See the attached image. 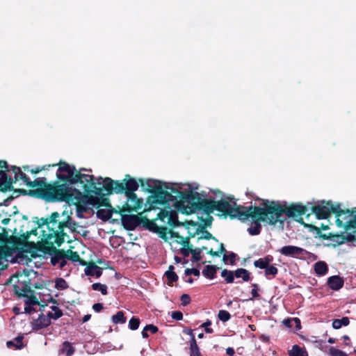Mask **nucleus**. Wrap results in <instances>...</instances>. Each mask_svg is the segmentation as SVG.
<instances>
[{
    "label": "nucleus",
    "mask_w": 356,
    "mask_h": 356,
    "mask_svg": "<svg viewBox=\"0 0 356 356\" xmlns=\"http://www.w3.org/2000/svg\"><path fill=\"white\" fill-rule=\"evenodd\" d=\"M192 250H193L192 247L181 248V253L184 255V257H187L189 256L190 254H191Z\"/></svg>",
    "instance_id": "obj_63"
},
{
    "label": "nucleus",
    "mask_w": 356,
    "mask_h": 356,
    "mask_svg": "<svg viewBox=\"0 0 356 356\" xmlns=\"http://www.w3.org/2000/svg\"><path fill=\"white\" fill-rule=\"evenodd\" d=\"M15 293L18 298H23L26 305L24 307L26 314H31L35 312V309L33 307L34 305L44 306L40 304L39 298L35 294V291H15Z\"/></svg>",
    "instance_id": "obj_14"
},
{
    "label": "nucleus",
    "mask_w": 356,
    "mask_h": 356,
    "mask_svg": "<svg viewBox=\"0 0 356 356\" xmlns=\"http://www.w3.org/2000/svg\"><path fill=\"white\" fill-rule=\"evenodd\" d=\"M191 254H192V261H193L198 262L201 260V259H202V257L200 256L201 253L200 252V250H197V248L193 249Z\"/></svg>",
    "instance_id": "obj_53"
},
{
    "label": "nucleus",
    "mask_w": 356,
    "mask_h": 356,
    "mask_svg": "<svg viewBox=\"0 0 356 356\" xmlns=\"http://www.w3.org/2000/svg\"><path fill=\"white\" fill-rule=\"evenodd\" d=\"M140 325V320L138 318L132 317L129 322V327L131 330H136L138 328Z\"/></svg>",
    "instance_id": "obj_47"
},
{
    "label": "nucleus",
    "mask_w": 356,
    "mask_h": 356,
    "mask_svg": "<svg viewBox=\"0 0 356 356\" xmlns=\"http://www.w3.org/2000/svg\"><path fill=\"white\" fill-rule=\"evenodd\" d=\"M22 232L19 236H13L10 238V243L16 249H22L24 252L31 253V256L33 257L37 249L34 242L29 241L28 233Z\"/></svg>",
    "instance_id": "obj_12"
},
{
    "label": "nucleus",
    "mask_w": 356,
    "mask_h": 356,
    "mask_svg": "<svg viewBox=\"0 0 356 356\" xmlns=\"http://www.w3.org/2000/svg\"><path fill=\"white\" fill-rule=\"evenodd\" d=\"M52 309L54 310V313L53 312H49L48 313V316L49 317V318H54V319H58V318H60V316H62L63 315V312L60 309H59L58 307H52Z\"/></svg>",
    "instance_id": "obj_44"
},
{
    "label": "nucleus",
    "mask_w": 356,
    "mask_h": 356,
    "mask_svg": "<svg viewBox=\"0 0 356 356\" xmlns=\"http://www.w3.org/2000/svg\"><path fill=\"white\" fill-rule=\"evenodd\" d=\"M60 172H65L67 175L58 174V178L61 181H67L71 184H79L78 188H80L83 194L95 193V195L101 197L99 203L100 207H106L107 208H113L109 201L102 193V189L96 186L95 177L93 175L87 174H81L76 170L74 165H70L66 162L61 163L59 165Z\"/></svg>",
    "instance_id": "obj_1"
},
{
    "label": "nucleus",
    "mask_w": 356,
    "mask_h": 356,
    "mask_svg": "<svg viewBox=\"0 0 356 356\" xmlns=\"http://www.w3.org/2000/svg\"><path fill=\"white\" fill-rule=\"evenodd\" d=\"M74 352V348L72 346L70 342L65 341L63 343L60 353L65 354L66 356H72Z\"/></svg>",
    "instance_id": "obj_34"
},
{
    "label": "nucleus",
    "mask_w": 356,
    "mask_h": 356,
    "mask_svg": "<svg viewBox=\"0 0 356 356\" xmlns=\"http://www.w3.org/2000/svg\"><path fill=\"white\" fill-rule=\"evenodd\" d=\"M204 196L203 193L199 194V200L191 207L192 209L190 212L195 213L196 211H202L206 214L210 215L215 210L221 213L224 217L229 216L231 219H238L242 222H245L248 219L249 214L243 213L246 207L242 205H236L235 207L229 203L226 200H214L213 198H202Z\"/></svg>",
    "instance_id": "obj_2"
},
{
    "label": "nucleus",
    "mask_w": 356,
    "mask_h": 356,
    "mask_svg": "<svg viewBox=\"0 0 356 356\" xmlns=\"http://www.w3.org/2000/svg\"><path fill=\"white\" fill-rule=\"evenodd\" d=\"M145 330L149 331L152 334H154L158 331V327L152 324H149L145 326Z\"/></svg>",
    "instance_id": "obj_64"
},
{
    "label": "nucleus",
    "mask_w": 356,
    "mask_h": 356,
    "mask_svg": "<svg viewBox=\"0 0 356 356\" xmlns=\"http://www.w3.org/2000/svg\"><path fill=\"white\" fill-rule=\"evenodd\" d=\"M279 252L286 257L293 258H298L299 257L305 256L309 254V252L306 250L294 245L283 246Z\"/></svg>",
    "instance_id": "obj_19"
},
{
    "label": "nucleus",
    "mask_w": 356,
    "mask_h": 356,
    "mask_svg": "<svg viewBox=\"0 0 356 356\" xmlns=\"http://www.w3.org/2000/svg\"><path fill=\"white\" fill-rule=\"evenodd\" d=\"M157 219V217L155 219L149 220L146 216H142L141 224L146 229L154 232L158 227L155 222Z\"/></svg>",
    "instance_id": "obj_26"
},
{
    "label": "nucleus",
    "mask_w": 356,
    "mask_h": 356,
    "mask_svg": "<svg viewBox=\"0 0 356 356\" xmlns=\"http://www.w3.org/2000/svg\"><path fill=\"white\" fill-rule=\"evenodd\" d=\"M314 270L319 275H324L328 271V267L325 261H318L314 264Z\"/></svg>",
    "instance_id": "obj_29"
},
{
    "label": "nucleus",
    "mask_w": 356,
    "mask_h": 356,
    "mask_svg": "<svg viewBox=\"0 0 356 356\" xmlns=\"http://www.w3.org/2000/svg\"><path fill=\"white\" fill-rule=\"evenodd\" d=\"M168 229L166 227H157L154 233L157 234L161 238L163 239L167 238Z\"/></svg>",
    "instance_id": "obj_45"
},
{
    "label": "nucleus",
    "mask_w": 356,
    "mask_h": 356,
    "mask_svg": "<svg viewBox=\"0 0 356 356\" xmlns=\"http://www.w3.org/2000/svg\"><path fill=\"white\" fill-rule=\"evenodd\" d=\"M1 171H5V172H10L12 171V166L10 168L9 167L8 163L4 160H0V172Z\"/></svg>",
    "instance_id": "obj_55"
},
{
    "label": "nucleus",
    "mask_w": 356,
    "mask_h": 356,
    "mask_svg": "<svg viewBox=\"0 0 356 356\" xmlns=\"http://www.w3.org/2000/svg\"><path fill=\"white\" fill-rule=\"evenodd\" d=\"M57 181L48 184L47 188L40 189V198L49 202H73L74 200H79L82 197V191L80 188H73L72 184L67 181H61L57 177ZM80 185L79 184H72Z\"/></svg>",
    "instance_id": "obj_3"
},
{
    "label": "nucleus",
    "mask_w": 356,
    "mask_h": 356,
    "mask_svg": "<svg viewBox=\"0 0 356 356\" xmlns=\"http://www.w3.org/2000/svg\"><path fill=\"white\" fill-rule=\"evenodd\" d=\"M37 224H38V228H40L43 225H47L48 229L49 227H51L50 223L49 222L48 218H41L40 219H38Z\"/></svg>",
    "instance_id": "obj_54"
},
{
    "label": "nucleus",
    "mask_w": 356,
    "mask_h": 356,
    "mask_svg": "<svg viewBox=\"0 0 356 356\" xmlns=\"http://www.w3.org/2000/svg\"><path fill=\"white\" fill-rule=\"evenodd\" d=\"M55 288L57 289H66L68 288V284L63 278L59 277L55 281Z\"/></svg>",
    "instance_id": "obj_43"
},
{
    "label": "nucleus",
    "mask_w": 356,
    "mask_h": 356,
    "mask_svg": "<svg viewBox=\"0 0 356 356\" xmlns=\"http://www.w3.org/2000/svg\"><path fill=\"white\" fill-rule=\"evenodd\" d=\"M329 354L330 356H348V355L345 352L337 349L334 347L330 348Z\"/></svg>",
    "instance_id": "obj_48"
},
{
    "label": "nucleus",
    "mask_w": 356,
    "mask_h": 356,
    "mask_svg": "<svg viewBox=\"0 0 356 356\" xmlns=\"http://www.w3.org/2000/svg\"><path fill=\"white\" fill-rule=\"evenodd\" d=\"M262 207L250 206L246 207V209L243 213L249 214L248 218L252 219V225L248 228V232L250 235L255 236L260 234L261 230V225L260 222H264L270 225H275L276 224L270 223V216L273 214L267 213L266 208L268 207V200H262Z\"/></svg>",
    "instance_id": "obj_7"
},
{
    "label": "nucleus",
    "mask_w": 356,
    "mask_h": 356,
    "mask_svg": "<svg viewBox=\"0 0 356 356\" xmlns=\"http://www.w3.org/2000/svg\"><path fill=\"white\" fill-rule=\"evenodd\" d=\"M162 190L165 192L170 197H165L162 202H158V204L166 206L172 205L175 209H178L182 213L191 214L189 210L193 207L197 200H199V193L193 192L191 190H186L184 191H179L175 186H169L166 182L162 181Z\"/></svg>",
    "instance_id": "obj_4"
},
{
    "label": "nucleus",
    "mask_w": 356,
    "mask_h": 356,
    "mask_svg": "<svg viewBox=\"0 0 356 356\" xmlns=\"http://www.w3.org/2000/svg\"><path fill=\"white\" fill-rule=\"evenodd\" d=\"M142 213H140L138 215H122L121 220L124 228L127 231L134 230L141 224Z\"/></svg>",
    "instance_id": "obj_18"
},
{
    "label": "nucleus",
    "mask_w": 356,
    "mask_h": 356,
    "mask_svg": "<svg viewBox=\"0 0 356 356\" xmlns=\"http://www.w3.org/2000/svg\"><path fill=\"white\" fill-rule=\"evenodd\" d=\"M66 221H67V227L70 228L71 229L72 232H76V227L78 226V223L73 220L70 216H67L66 218Z\"/></svg>",
    "instance_id": "obj_46"
},
{
    "label": "nucleus",
    "mask_w": 356,
    "mask_h": 356,
    "mask_svg": "<svg viewBox=\"0 0 356 356\" xmlns=\"http://www.w3.org/2000/svg\"><path fill=\"white\" fill-rule=\"evenodd\" d=\"M218 316V318L222 322L229 321L231 317L229 313L225 310H220Z\"/></svg>",
    "instance_id": "obj_51"
},
{
    "label": "nucleus",
    "mask_w": 356,
    "mask_h": 356,
    "mask_svg": "<svg viewBox=\"0 0 356 356\" xmlns=\"http://www.w3.org/2000/svg\"><path fill=\"white\" fill-rule=\"evenodd\" d=\"M191 356H201L195 337L190 341Z\"/></svg>",
    "instance_id": "obj_37"
},
{
    "label": "nucleus",
    "mask_w": 356,
    "mask_h": 356,
    "mask_svg": "<svg viewBox=\"0 0 356 356\" xmlns=\"http://www.w3.org/2000/svg\"><path fill=\"white\" fill-rule=\"evenodd\" d=\"M200 220L204 222V225L206 227H210L212 224V222L213 220V218L210 215H207V217L206 218H204L203 217H200Z\"/></svg>",
    "instance_id": "obj_56"
},
{
    "label": "nucleus",
    "mask_w": 356,
    "mask_h": 356,
    "mask_svg": "<svg viewBox=\"0 0 356 356\" xmlns=\"http://www.w3.org/2000/svg\"><path fill=\"white\" fill-rule=\"evenodd\" d=\"M63 162L64 161H60L58 163H55V164H52V165H42V166H37L35 168L31 169L29 170V172L31 174L35 175V174H38V173L40 172L42 170H48L50 167H55L56 165L59 166L60 164L61 163H63ZM58 172L56 173V176L58 175V174L67 175V172H60L59 170V168L58 169Z\"/></svg>",
    "instance_id": "obj_27"
},
{
    "label": "nucleus",
    "mask_w": 356,
    "mask_h": 356,
    "mask_svg": "<svg viewBox=\"0 0 356 356\" xmlns=\"http://www.w3.org/2000/svg\"><path fill=\"white\" fill-rule=\"evenodd\" d=\"M15 193H18L19 194L24 195H29L31 197H35L37 198H40V190H29L26 191L25 189L19 188L16 189L14 191Z\"/></svg>",
    "instance_id": "obj_35"
},
{
    "label": "nucleus",
    "mask_w": 356,
    "mask_h": 356,
    "mask_svg": "<svg viewBox=\"0 0 356 356\" xmlns=\"http://www.w3.org/2000/svg\"><path fill=\"white\" fill-rule=\"evenodd\" d=\"M227 252L225 245L222 243L219 245V250L218 251H213V249H210L207 254L212 257H220L221 254L225 253Z\"/></svg>",
    "instance_id": "obj_42"
},
{
    "label": "nucleus",
    "mask_w": 356,
    "mask_h": 356,
    "mask_svg": "<svg viewBox=\"0 0 356 356\" xmlns=\"http://www.w3.org/2000/svg\"><path fill=\"white\" fill-rule=\"evenodd\" d=\"M289 354L290 356H307L306 352L298 345L293 346Z\"/></svg>",
    "instance_id": "obj_38"
},
{
    "label": "nucleus",
    "mask_w": 356,
    "mask_h": 356,
    "mask_svg": "<svg viewBox=\"0 0 356 356\" xmlns=\"http://www.w3.org/2000/svg\"><path fill=\"white\" fill-rule=\"evenodd\" d=\"M172 318L177 321H180L183 318V314L181 312H173L171 315Z\"/></svg>",
    "instance_id": "obj_62"
},
{
    "label": "nucleus",
    "mask_w": 356,
    "mask_h": 356,
    "mask_svg": "<svg viewBox=\"0 0 356 356\" xmlns=\"http://www.w3.org/2000/svg\"><path fill=\"white\" fill-rule=\"evenodd\" d=\"M50 323L51 321L48 315L40 314L38 318L33 321L32 326L33 330H38L47 327Z\"/></svg>",
    "instance_id": "obj_22"
},
{
    "label": "nucleus",
    "mask_w": 356,
    "mask_h": 356,
    "mask_svg": "<svg viewBox=\"0 0 356 356\" xmlns=\"http://www.w3.org/2000/svg\"><path fill=\"white\" fill-rule=\"evenodd\" d=\"M352 228H356V215H355L353 219L348 220L346 225V229L348 230Z\"/></svg>",
    "instance_id": "obj_58"
},
{
    "label": "nucleus",
    "mask_w": 356,
    "mask_h": 356,
    "mask_svg": "<svg viewBox=\"0 0 356 356\" xmlns=\"http://www.w3.org/2000/svg\"><path fill=\"white\" fill-rule=\"evenodd\" d=\"M273 261L272 256L268 255L264 258H260L254 261V266L256 268H259L260 269H265L268 267V265Z\"/></svg>",
    "instance_id": "obj_28"
},
{
    "label": "nucleus",
    "mask_w": 356,
    "mask_h": 356,
    "mask_svg": "<svg viewBox=\"0 0 356 356\" xmlns=\"http://www.w3.org/2000/svg\"><path fill=\"white\" fill-rule=\"evenodd\" d=\"M268 207L266 208L267 213L273 214L270 216V223L277 224L280 222L284 223L285 218H282V214H285L287 217L293 218L301 225H307L304 222L302 218L303 215H306L308 218L310 213H307V207L301 203H293L289 206L284 204H280L278 201L268 200Z\"/></svg>",
    "instance_id": "obj_5"
},
{
    "label": "nucleus",
    "mask_w": 356,
    "mask_h": 356,
    "mask_svg": "<svg viewBox=\"0 0 356 356\" xmlns=\"http://www.w3.org/2000/svg\"><path fill=\"white\" fill-rule=\"evenodd\" d=\"M85 273L87 275L95 276L99 277L102 275V270L100 267L97 266L94 262H87Z\"/></svg>",
    "instance_id": "obj_23"
},
{
    "label": "nucleus",
    "mask_w": 356,
    "mask_h": 356,
    "mask_svg": "<svg viewBox=\"0 0 356 356\" xmlns=\"http://www.w3.org/2000/svg\"><path fill=\"white\" fill-rule=\"evenodd\" d=\"M264 270L265 275L266 276L272 275L274 277L277 274L278 272V270L275 266L270 265H268V267H266Z\"/></svg>",
    "instance_id": "obj_49"
},
{
    "label": "nucleus",
    "mask_w": 356,
    "mask_h": 356,
    "mask_svg": "<svg viewBox=\"0 0 356 356\" xmlns=\"http://www.w3.org/2000/svg\"><path fill=\"white\" fill-rule=\"evenodd\" d=\"M123 181H124V191H123V193H124L127 197V201L120 209L119 213H122V212L131 213L132 211H137L142 208L143 204V199L138 198L135 193V191L138 189V183L129 175H125Z\"/></svg>",
    "instance_id": "obj_8"
},
{
    "label": "nucleus",
    "mask_w": 356,
    "mask_h": 356,
    "mask_svg": "<svg viewBox=\"0 0 356 356\" xmlns=\"http://www.w3.org/2000/svg\"><path fill=\"white\" fill-rule=\"evenodd\" d=\"M15 179H12L10 176H9L6 172L1 171L0 172V191L6 193L7 191H13V184L15 183Z\"/></svg>",
    "instance_id": "obj_20"
},
{
    "label": "nucleus",
    "mask_w": 356,
    "mask_h": 356,
    "mask_svg": "<svg viewBox=\"0 0 356 356\" xmlns=\"http://www.w3.org/2000/svg\"><path fill=\"white\" fill-rule=\"evenodd\" d=\"M305 227L309 228L310 230H315L316 235L318 237H320L324 240L332 239V241L338 245L344 243L345 241H346L347 234L346 235H343V234L334 235L332 234H323L321 232V228H319L314 225H305Z\"/></svg>",
    "instance_id": "obj_17"
},
{
    "label": "nucleus",
    "mask_w": 356,
    "mask_h": 356,
    "mask_svg": "<svg viewBox=\"0 0 356 356\" xmlns=\"http://www.w3.org/2000/svg\"><path fill=\"white\" fill-rule=\"evenodd\" d=\"M67 226L68 225L67 221L66 220L58 222L56 225L49 228V232L47 234L43 232L44 241H52L60 247L65 242V237L67 236V234L64 232V229L67 227Z\"/></svg>",
    "instance_id": "obj_11"
},
{
    "label": "nucleus",
    "mask_w": 356,
    "mask_h": 356,
    "mask_svg": "<svg viewBox=\"0 0 356 356\" xmlns=\"http://www.w3.org/2000/svg\"><path fill=\"white\" fill-rule=\"evenodd\" d=\"M217 268L214 266L207 265L202 271V274L204 277L213 279L215 277L216 274Z\"/></svg>",
    "instance_id": "obj_32"
},
{
    "label": "nucleus",
    "mask_w": 356,
    "mask_h": 356,
    "mask_svg": "<svg viewBox=\"0 0 356 356\" xmlns=\"http://www.w3.org/2000/svg\"><path fill=\"white\" fill-rule=\"evenodd\" d=\"M200 270L197 268H186L185 270V275L186 276H189L191 275H194L195 276L199 277L200 276Z\"/></svg>",
    "instance_id": "obj_57"
},
{
    "label": "nucleus",
    "mask_w": 356,
    "mask_h": 356,
    "mask_svg": "<svg viewBox=\"0 0 356 356\" xmlns=\"http://www.w3.org/2000/svg\"><path fill=\"white\" fill-rule=\"evenodd\" d=\"M47 244L46 250L49 253H53V256L51 258V264L53 266L58 265L60 269H65V266H68L67 261L65 260L64 258V250L61 249H56L54 247L55 243L52 241H45Z\"/></svg>",
    "instance_id": "obj_15"
},
{
    "label": "nucleus",
    "mask_w": 356,
    "mask_h": 356,
    "mask_svg": "<svg viewBox=\"0 0 356 356\" xmlns=\"http://www.w3.org/2000/svg\"><path fill=\"white\" fill-rule=\"evenodd\" d=\"M174 269V266L170 265L168 268V270L165 273L168 284L170 286H172V284L178 280V276L175 273Z\"/></svg>",
    "instance_id": "obj_30"
},
{
    "label": "nucleus",
    "mask_w": 356,
    "mask_h": 356,
    "mask_svg": "<svg viewBox=\"0 0 356 356\" xmlns=\"http://www.w3.org/2000/svg\"><path fill=\"white\" fill-rule=\"evenodd\" d=\"M171 205L163 206L164 209H161L157 214V218L159 220L165 222V219L168 220V223L171 227L177 226L179 222L178 220L177 212L175 210L172 209Z\"/></svg>",
    "instance_id": "obj_16"
},
{
    "label": "nucleus",
    "mask_w": 356,
    "mask_h": 356,
    "mask_svg": "<svg viewBox=\"0 0 356 356\" xmlns=\"http://www.w3.org/2000/svg\"><path fill=\"white\" fill-rule=\"evenodd\" d=\"M221 276L225 278L227 283L233 282L235 277L233 271L227 270V269H224L221 272Z\"/></svg>",
    "instance_id": "obj_41"
},
{
    "label": "nucleus",
    "mask_w": 356,
    "mask_h": 356,
    "mask_svg": "<svg viewBox=\"0 0 356 356\" xmlns=\"http://www.w3.org/2000/svg\"><path fill=\"white\" fill-rule=\"evenodd\" d=\"M236 278L241 277L243 281L248 282L250 280V273L245 268H238L234 272Z\"/></svg>",
    "instance_id": "obj_33"
},
{
    "label": "nucleus",
    "mask_w": 356,
    "mask_h": 356,
    "mask_svg": "<svg viewBox=\"0 0 356 356\" xmlns=\"http://www.w3.org/2000/svg\"><path fill=\"white\" fill-rule=\"evenodd\" d=\"M86 197L87 198V202L90 204L92 206H97L98 208L99 207V203L101 201V197L99 196H93L92 195V193L90 194H85Z\"/></svg>",
    "instance_id": "obj_39"
},
{
    "label": "nucleus",
    "mask_w": 356,
    "mask_h": 356,
    "mask_svg": "<svg viewBox=\"0 0 356 356\" xmlns=\"http://www.w3.org/2000/svg\"><path fill=\"white\" fill-rule=\"evenodd\" d=\"M181 301L183 306H186L190 303L191 298L188 294H183L181 296Z\"/></svg>",
    "instance_id": "obj_60"
},
{
    "label": "nucleus",
    "mask_w": 356,
    "mask_h": 356,
    "mask_svg": "<svg viewBox=\"0 0 356 356\" xmlns=\"http://www.w3.org/2000/svg\"><path fill=\"white\" fill-rule=\"evenodd\" d=\"M113 213H119V211L113 208H108V209H99L96 214L98 218L103 221H107L111 218Z\"/></svg>",
    "instance_id": "obj_25"
},
{
    "label": "nucleus",
    "mask_w": 356,
    "mask_h": 356,
    "mask_svg": "<svg viewBox=\"0 0 356 356\" xmlns=\"http://www.w3.org/2000/svg\"><path fill=\"white\" fill-rule=\"evenodd\" d=\"M13 172L15 174V182L22 180L24 184L30 188H37L35 190L47 188L48 183L44 177H38L34 181H31L30 178L22 171V168L15 165H12Z\"/></svg>",
    "instance_id": "obj_10"
},
{
    "label": "nucleus",
    "mask_w": 356,
    "mask_h": 356,
    "mask_svg": "<svg viewBox=\"0 0 356 356\" xmlns=\"http://www.w3.org/2000/svg\"><path fill=\"white\" fill-rule=\"evenodd\" d=\"M126 321H127V318L124 316L123 312H122V311L118 312L116 313V314H115L112 316V321H113V323H114L115 324H118V323L123 324L126 322Z\"/></svg>",
    "instance_id": "obj_40"
},
{
    "label": "nucleus",
    "mask_w": 356,
    "mask_h": 356,
    "mask_svg": "<svg viewBox=\"0 0 356 356\" xmlns=\"http://www.w3.org/2000/svg\"><path fill=\"white\" fill-rule=\"evenodd\" d=\"M138 183L147 192L152 195H149L146 201L145 208L143 212L150 211L157 209L158 202H162L165 197H170L165 192L162 190V181L154 179H139Z\"/></svg>",
    "instance_id": "obj_9"
},
{
    "label": "nucleus",
    "mask_w": 356,
    "mask_h": 356,
    "mask_svg": "<svg viewBox=\"0 0 356 356\" xmlns=\"http://www.w3.org/2000/svg\"><path fill=\"white\" fill-rule=\"evenodd\" d=\"M236 254L234 252L229 253V255L224 254L223 255V261L229 260L231 264H233L235 262Z\"/></svg>",
    "instance_id": "obj_59"
},
{
    "label": "nucleus",
    "mask_w": 356,
    "mask_h": 356,
    "mask_svg": "<svg viewBox=\"0 0 356 356\" xmlns=\"http://www.w3.org/2000/svg\"><path fill=\"white\" fill-rule=\"evenodd\" d=\"M354 212L353 210L342 209L339 204L334 205L330 200H323L312 207L311 213L315 214L318 219H327L331 213H334L337 218V225L346 229V225L348 220L352 219L349 218L353 216Z\"/></svg>",
    "instance_id": "obj_6"
},
{
    "label": "nucleus",
    "mask_w": 356,
    "mask_h": 356,
    "mask_svg": "<svg viewBox=\"0 0 356 356\" xmlns=\"http://www.w3.org/2000/svg\"><path fill=\"white\" fill-rule=\"evenodd\" d=\"M8 255V248L4 245H0V260Z\"/></svg>",
    "instance_id": "obj_61"
},
{
    "label": "nucleus",
    "mask_w": 356,
    "mask_h": 356,
    "mask_svg": "<svg viewBox=\"0 0 356 356\" xmlns=\"http://www.w3.org/2000/svg\"><path fill=\"white\" fill-rule=\"evenodd\" d=\"M23 339V336H18L13 340L7 341L6 345L8 348L15 347L16 349H21L24 346Z\"/></svg>",
    "instance_id": "obj_31"
},
{
    "label": "nucleus",
    "mask_w": 356,
    "mask_h": 356,
    "mask_svg": "<svg viewBox=\"0 0 356 356\" xmlns=\"http://www.w3.org/2000/svg\"><path fill=\"white\" fill-rule=\"evenodd\" d=\"M60 216V214L57 211L52 212L50 217L49 218V222L51 225V227H54L57 225L58 220L57 218Z\"/></svg>",
    "instance_id": "obj_50"
},
{
    "label": "nucleus",
    "mask_w": 356,
    "mask_h": 356,
    "mask_svg": "<svg viewBox=\"0 0 356 356\" xmlns=\"http://www.w3.org/2000/svg\"><path fill=\"white\" fill-rule=\"evenodd\" d=\"M95 184L96 186H102V192L105 191L107 195L112 194L113 192L116 194L123 193L124 191V181H114L110 177H99Z\"/></svg>",
    "instance_id": "obj_13"
},
{
    "label": "nucleus",
    "mask_w": 356,
    "mask_h": 356,
    "mask_svg": "<svg viewBox=\"0 0 356 356\" xmlns=\"http://www.w3.org/2000/svg\"><path fill=\"white\" fill-rule=\"evenodd\" d=\"M343 279L339 275L331 276L327 280L330 289H340L343 286Z\"/></svg>",
    "instance_id": "obj_24"
},
{
    "label": "nucleus",
    "mask_w": 356,
    "mask_h": 356,
    "mask_svg": "<svg viewBox=\"0 0 356 356\" xmlns=\"http://www.w3.org/2000/svg\"><path fill=\"white\" fill-rule=\"evenodd\" d=\"M65 260H70L72 262H78L79 265L85 266L87 265V261L80 258L79 253L76 251L71 250H64Z\"/></svg>",
    "instance_id": "obj_21"
},
{
    "label": "nucleus",
    "mask_w": 356,
    "mask_h": 356,
    "mask_svg": "<svg viewBox=\"0 0 356 356\" xmlns=\"http://www.w3.org/2000/svg\"><path fill=\"white\" fill-rule=\"evenodd\" d=\"M202 239H205V240H210V239H212V240H214L216 241V242L218 241V240L215 237L213 236L209 232H208L207 230H206L203 234L202 235L200 236L198 238H197V241H200V240H202Z\"/></svg>",
    "instance_id": "obj_52"
},
{
    "label": "nucleus",
    "mask_w": 356,
    "mask_h": 356,
    "mask_svg": "<svg viewBox=\"0 0 356 356\" xmlns=\"http://www.w3.org/2000/svg\"><path fill=\"white\" fill-rule=\"evenodd\" d=\"M171 236L179 238V243L181 244L182 248L192 247L190 243L189 237H183L180 236L178 233L174 232H171Z\"/></svg>",
    "instance_id": "obj_36"
}]
</instances>
